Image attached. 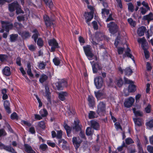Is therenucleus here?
Instances as JSON below:
<instances>
[{"instance_id":"nucleus-1","label":"nucleus","mask_w":153,"mask_h":153,"mask_svg":"<svg viewBox=\"0 0 153 153\" xmlns=\"http://www.w3.org/2000/svg\"><path fill=\"white\" fill-rule=\"evenodd\" d=\"M8 8L10 12H13L16 9V13L19 14L21 13H24L21 9V7L19 6L18 2L15 1L9 4Z\"/></svg>"},{"instance_id":"nucleus-2","label":"nucleus","mask_w":153,"mask_h":153,"mask_svg":"<svg viewBox=\"0 0 153 153\" xmlns=\"http://www.w3.org/2000/svg\"><path fill=\"white\" fill-rule=\"evenodd\" d=\"M53 86L58 90H62L63 88L68 85L67 82L65 79H62L53 84Z\"/></svg>"},{"instance_id":"nucleus-3","label":"nucleus","mask_w":153,"mask_h":153,"mask_svg":"<svg viewBox=\"0 0 153 153\" xmlns=\"http://www.w3.org/2000/svg\"><path fill=\"white\" fill-rule=\"evenodd\" d=\"M2 25V28H1L0 32H4V30L8 32L13 27V25L11 23L4 21H1Z\"/></svg>"},{"instance_id":"nucleus-4","label":"nucleus","mask_w":153,"mask_h":153,"mask_svg":"<svg viewBox=\"0 0 153 153\" xmlns=\"http://www.w3.org/2000/svg\"><path fill=\"white\" fill-rule=\"evenodd\" d=\"M105 104L103 102H100L97 105V113L100 115H104L105 113Z\"/></svg>"},{"instance_id":"nucleus-5","label":"nucleus","mask_w":153,"mask_h":153,"mask_svg":"<svg viewBox=\"0 0 153 153\" xmlns=\"http://www.w3.org/2000/svg\"><path fill=\"white\" fill-rule=\"evenodd\" d=\"M45 96L46 97L48 102L47 105L48 107H51L53 106L52 102L51 100V93L49 92V89L47 86H45Z\"/></svg>"},{"instance_id":"nucleus-6","label":"nucleus","mask_w":153,"mask_h":153,"mask_svg":"<svg viewBox=\"0 0 153 153\" xmlns=\"http://www.w3.org/2000/svg\"><path fill=\"white\" fill-rule=\"evenodd\" d=\"M83 49L86 56L88 57V59L90 60H91L94 56L91 51V48L89 45L83 47Z\"/></svg>"},{"instance_id":"nucleus-7","label":"nucleus","mask_w":153,"mask_h":153,"mask_svg":"<svg viewBox=\"0 0 153 153\" xmlns=\"http://www.w3.org/2000/svg\"><path fill=\"white\" fill-rule=\"evenodd\" d=\"M107 27L109 28L110 32L112 34L116 33L118 30V27L114 22H111L107 25Z\"/></svg>"},{"instance_id":"nucleus-8","label":"nucleus","mask_w":153,"mask_h":153,"mask_svg":"<svg viewBox=\"0 0 153 153\" xmlns=\"http://www.w3.org/2000/svg\"><path fill=\"white\" fill-rule=\"evenodd\" d=\"M124 81L125 83L126 84H130L129 85L128 88V91L129 92H132L136 90V87L135 85L132 84L133 82L130 80L126 78H124Z\"/></svg>"},{"instance_id":"nucleus-9","label":"nucleus","mask_w":153,"mask_h":153,"mask_svg":"<svg viewBox=\"0 0 153 153\" xmlns=\"http://www.w3.org/2000/svg\"><path fill=\"white\" fill-rule=\"evenodd\" d=\"M94 83L96 88L100 89L103 86V79L101 77H97L94 79Z\"/></svg>"},{"instance_id":"nucleus-10","label":"nucleus","mask_w":153,"mask_h":153,"mask_svg":"<svg viewBox=\"0 0 153 153\" xmlns=\"http://www.w3.org/2000/svg\"><path fill=\"white\" fill-rule=\"evenodd\" d=\"M48 42L49 45L51 46V51H54L56 48L59 47L58 43L54 39L50 40L48 41Z\"/></svg>"},{"instance_id":"nucleus-11","label":"nucleus","mask_w":153,"mask_h":153,"mask_svg":"<svg viewBox=\"0 0 153 153\" xmlns=\"http://www.w3.org/2000/svg\"><path fill=\"white\" fill-rule=\"evenodd\" d=\"M134 102V99L132 97H130L126 99L124 103V106L127 108L131 107Z\"/></svg>"},{"instance_id":"nucleus-12","label":"nucleus","mask_w":153,"mask_h":153,"mask_svg":"<svg viewBox=\"0 0 153 153\" xmlns=\"http://www.w3.org/2000/svg\"><path fill=\"white\" fill-rule=\"evenodd\" d=\"M92 65V70L94 73H96L97 72L98 70H101L102 69V67L98 62H97L94 64V61L90 62Z\"/></svg>"},{"instance_id":"nucleus-13","label":"nucleus","mask_w":153,"mask_h":153,"mask_svg":"<svg viewBox=\"0 0 153 153\" xmlns=\"http://www.w3.org/2000/svg\"><path fill=\"white\" fill-rule=\"evenodd\" d=\"M93 12H85V13L84 16L86 19V22L88 25H90L89 22L91 21L93 18Z\"/></svg>"},{"instance_id":"nucleus-14","label":"nucleus","mask_w":153,"mask_h":153,"mask_svg":"<svg viewBox=\"0 0 153 153\" xmlns=\"http://www.w3.org/2000/svg\"><path fill=\"white\" fill-rule=\"evenodd\" d=\"M82 141V140L79 137L73 138V143L76 150L79 147Z\"/></svg>"},{"instance_id":"nucleus-15","label":"nucleus","mask_w":153,"mask_h":153,"mask_svg":"<svg viewBox=\"0 0 153 153\" xmlns=\"http://www.w3.org/2000/svg\"><path fill=\"white\" fill-rule=\"evenodd\" d=\"M137 41L139 43L142 44V47L143 50H146L148 48L147 43L144 37L138 39Z\"/></svg>"},{"instance_id":"nucleus-16","label":"nucleus","mask_w":153,"mask_h":153,"mask_svg":"<svg viewBox=\"0 0 153 153\" xmlns=\"http://www.w3.org/2000/svg\"><path fill=\"white\" fill-rule=\"evenodd\" d=\"M58 94L59 99L63 101L65 100L66 98L68 96L69 94L66 91H61Z\"/></svg>"},{"instance_id":"nucleus-17","label":"nucleus","mask_w":153,"mask_h":153,"mask_svg":"<svg viewBox=\"0 0 153 153\" xmlns=\"http://www.w3.org/2000/svg\"><path fill=\"white\" fill-rule=\"evenodd\" d=\"M126 56L131 58L134 62V57L131 53V50L129 48L127 47V50L125 51V53L123 55V57L124 58Z\"/></svg>"},{"instance_id":"nucleus-18","label":"nucleus","mask_w":153,"mask_h":153,"mask_svg":"<svg viewBox=\"0 0 153 153\" xmlns=\"http://www.w3.org/2000/svg\"><path fill=\"white\" fill-rule=\"evenodd\" d=\"M91 126L94 129L96 130H99L100 129L99 123L95 120H91L90 121Z\"/></svg>"},{"instance_id":"nucleus-19","label":"nucleus","mask_w":153,"mask_h":153,"mask_svg":"<svg viewBox=\"0 0 153 153\" xmlns=\"http://www.w3.org/2000/svg\"><path fill=\"white\" fill-rule=\"evenodd\" d=\"M2 147L4 149L7 151L13 153L15 152L14 149L10 146H5L3 144L0 143V147Z\"/></svg>"},{"instance_id":"nucleus-20","label":"nucleus","mask_w":153,"mask_h":153,"mask_svg":"<svg viewBox=\"0 0 153 153\" xmlns=\"http://www.w3.org/2000/svg\"><path fill=\"white\" fill-rule=\"evenodd\" d=\"M88 100L89 107H93L94 105V98L92 96L89 95L88 96Z\"/></svg>"},{"instance_id":"nucleus-21","label":"nucleus","mask_w":153,"mask_h":153,"mask_svg":"<svg viewBox=\"0 0 153 153\" xmlns=\"http://www.w3.org/2000/svg\"><path fill=\"white\" fill-rule=\"evenodd\" d=\"M24 147L25 151L27 153H35V152L32 150L31 147L27 144H25Z\"/></svg>"},{"instance_id":"nucleus-22","label":"nucleus","mask_w":153,"mask_h":153,"mask_svg":"<svg viewBox=\"0 0 153 153\" xmlns=\"http://www.w3.org/2000/svg\"><path fill=\"white\" fill-rule=\"evenodd\" d=\"M146 30L144 26H141L137 30V34L140 36H142L144 35V32Z\"/></svg>"},{"instance_id":"nucleus-23","label":"nucleus","mask_w":153,"mask_h":153,"mask_svg":"<svg viewBox=\"0 0 153 153\" xmlns=\"http://www.w3.org/2000/svg\"><path fill=\"white\" fill-rule=\"evenodd\" d=\"M136 144L139 150L138 153H147L146 152H143L142 146L140 143V140L138 138H137L136 139Z\"/></svg>"},{"instance_id":"nucleus-24","label":"nucleus","mask_w":153,"mask_h":153,"mask_svg":"<svg viewBox=\"0 0 153 153\" xmlns=\"http://www.w3.org/2000/svg\"><path fill=\"white\" fill-rule=\"evenodd\" d=\"M133 120L136 126H140L142 125L143 122L142 120L139 118L136 117L133 118Z\"/></svg>"},{"instance_id":"nucleus-25","label":"nucleus","mask_w":153,"mask_h":153,"mask_svg":"<svg viewBox=\"0 0 153 153\" xmlns=\"http://www.w3.org/2000/svg\"><path fill=\"white\" fill-rule=\"evenodd\" d=\"M3 74L7 76H9L10 75L11 72L10 68L8 67H6L3 70Z\"/></svg>"},{"instance_id":"nucleus-26","label":"nucleus","mask_w":153,"mask_h":153,"mask_svg":"<svg viewBox=\"0 0 153 153\" xmlns=\"http://www.w3.org/2000/svg\"><path fill=\"white\" fill-rule=\"evenodd\" d=\"M48 79V76L44 74H43L40 76L39 81L41 83H42L45 82Z\"/></svg>"},{"instance_id":"nucleus-27","label":"nucleus","mask_w":153,"mask_h":153,"mask_svg":"<svg viewBox=\"0 0 153 153\" xmlns=\"http://www.w3.org/2000/svg\"><path fill=\"white\" fill-rule=\"evenodd\" d=\"M143 19L144 20H147L148 22L153 19L152 14V13H150L148 15L144 16Z\"/></svg>"},{"instance_id":"nucleus-28","label":"nucleus","mask_w":153,"mask_h":153,"mask_svg":"<svg viewBox=\"0 0 153 153\" xmlns=\"http://www.w3.org/2000/svg\"><path fill=\"white\" fill-rule=\"evenodd\" d=\"M4 106L5 109L8 113H10V103L8 101L5 100L4 101Z\"/></svg>"},{"instance_id":"nucleus-29","label":"nucleus","mask_w":153,"mask_h":153,"mask_svg":"<svg viewBox=\"0 0 153 153\" xmlns=\"http://www.w3.org/2000/svg\"><path fill=\"white\" fill-rule=\"evenodd\" d=\"M46 65V63L43 62H40L38 63V67L41 70L44 69Z\"/></svg>"},{"instance_id":"nucleus-30","label":"nucleus","mask_w":153,"mask_h":153,"mask_svg":"<svg viewBox=\"0 0 153 153\" xmlns=\"http://www.w3.org/2000/svg\"><path fill=\"white\" fill-rule=\"evenodd\" d=\"M94 132V130L91 128L88 127L86 130V134L88 136L91 135Z\"/></svg>"},{"instance_id":"nucleus-31","label":"nucleus","mask_w":153,"mask_h":153,"mask_svg":"<svg viewBox=\"0 0 153 153\" xmlns=\"http://www.w3.org/2000/svg\"><path fill=\"white\" fill-rule=\"evenodd\" d=\"M64 127L66 131L68 136L69 137L71 132V128L66 124H64Z\"/></svg>"},{"instance_id":"nucleus-32","label":"nucleus","mask_w":153,"mask_h":153,"mask_svg":"<svg viewBox=\"0 0 153 153\" xmlns=\"http://www.w3.org/2000/svg\"><path fill=\"white\" fill-rule=\"evenodd\" d=\"M61 60L58 57H55L53 59V62L54 65L56 66L59 65L61 62Z\"/></svg>"},{"instance_id":"nucleus-33","label":"nucleus","mask_w":153,"mask_h":153,"mask_svg":"<svg viewBox=\"0 0 153 153\" xmlns=\"http://www.w3.org/2000/svg\"><path fill=\"white\" fill-rule=\"evenodd\" d=\"M102 13L103 18L106 17V15H108L109 13V10L105 8L102 9Z\"/></svg>"},{"instance_id":"nucleus-34","label":"nucleus","mask_w":153,"mask_h":153,"mask_svg":"<svg viewBox=\"0 0 153 153\" xmlns=\"http://www.w3.org/2000/svg\"><path fill=\"white\" fill-rule=\"evenodd\" d=\"M123 71L125 72V74L128 76L131 75L133 72L132 70L129 67L126 68Z\"/></svg>"},{"instance_id":"nucleus-35","label":"nucleus","mask_w":153,"mask_h":153,"mask_svg":"<svg viewBox=\"0 0 153 153\" xmlns=\"http://www.w3.org/2000/svg\"><path fill=\"white\" fill-rule=\"evenodd\" d=\"M34 33L33 35L32 38L34 39V41L36 42L37 38L38 37L39 33L38 32L36 29H35L33 31Z\"/></svg>"},{"instance_id":"nucleus-36","label":"nucleus","mask_w":153,"mask_h":153,"mask_svg":"<svg viewBox=\"0 0 153 153\" xmlns=\"http://www.w3.org/2000/svg\"><path fill=\"white\" fill-rule=\"evenodd\" d=\"M39 114L42 117L46 116L48 114V112L45 109H41L39 111Z\"/></svg>"},{"instance_id":"nucleus-37","label":"nucleus","mask_w":153,"mask_h":153,"mask_svg":"<svg viewBox=\"0 0 153 153\" xmlns=\"http://www.w3.org/2000/svg\"><path fill=\"white\" fill-rule=\"evenodd\" d=\"M46 5L51 8L53 6V3L51 0H43Z\"/></svg>"},{"instance_id":"nucleus-38","label":"nucleus","mask_w":153,"mask_h":153,"mask_svg":"<svg viewBox=\"0 0 153 153\" xmlns=\"http://www.w3.org/2000/svg\"><path fill=\"white\" fill-rule=\"evenodd\" d=\"M18 35L17 34H11L10 36V39L11 42H14L16 40Z\"/></svg>"},{"instance_id":"nucleus-39","label":"nucleus","mask_w":153,"mask_h":153,"mask_svg":"<svg viewBox=\"0 0 153 153\" xmlns=\"http://www.w3.org/2000/svg\"><path fill=\"white\" fill-rule=\"evenodd\" d=\"M8 59L7 55L5 54H0V60L3 62L6 61Z\"/></svg>"},{"instance_id":"nucleus-40","label":"nucleus","mask_w":153,"mask_h":153,"mask_svg":"<svg viewBox=\"0 0 153 153\" xmlns=\"http://www.w3.org/2000/svg\"><path fill=\"white\" fill-rule=\"evenodd\" d=\"M128 22L130 25L132 27H134L136 25L135 22L131 18L128 19Z\"/></svg>"},{"instance_id":"nucleus-41","label":"nucleus","mask_w":153,"mask_h":153,"mask_svg":"<svg viewBox=\"0 0 153 153\" xmlns=\"http://www.w3.org/2000/svg\"><path fill=\"white\" fill-rule=\"evenodd\" d=\"M7 90L6 89H4L2 90L1 92L3 94L2 96L3 99L5 100L7 99L8 98V96L6 94Z\"/></svg>"},{"instance_id":"nucleus-42","label":"nucleus","mask_w":153,"mask_h":153,"mask_svg":"<svg viewBox=\"0 0 153 153\" xmlns=\"http://www.w3.org/2000/svg\"><path fill=\"white\" fill-rule=\"evenodd\" d=\"M133 110L136 116H143V113L140 111H136L135 108H133Z\"/></svg>"},{"instance_id":"nucleus-43","label":"nucleus","mask_w":153,"mask_h":153,"mask_svg":"<svg viewBox=\"0 0 153 153\" xmlns=\"http://www.w3.org/2000/svg\"><path fill=\"white\" fill-rule=\"evenodd\" d=\"M146 125L147 127L149 128H151L153 127V119L147 122Z\"/></svg>"},{"instance_id":"nucleus-44","label":"nucleus","mask_w":153,"mask_h":153,"mask_svg":"<svg viewBox=\"0 0 153 153\" xmlns=\"http://www.w3.org/2000/svg\"><path fill=\"white\" fill-rule=\"evenodd\" d=\"M56 137L58 139H60L62 137V132L61 130L56 131Z\"/></svg>"},{"instance_id":"nucleus-45","label":"nucleus","mask_w":153,"mask_h":153,"mask_svg":"<svg viewBox=\"0 0 153 153\" xmlns=\"http://www.w3.org/2000/svg\"><path fill=\"white\" fill-rule=\"evenodd\" d=\"M47 148L48 146L47 145L45 144H41L39 146V149L43 151H45Z\"/></svg>"},{"instance_id":"nucleus-46","label":"nucleus","mask_w":153,"mask_h":153,"mask_svg":"<svg viewBox=\"0 0 153 153\" xmlns=\"http://www.w3.org/2000/svg\"><path fill=\"white\" fill-rule=\"evenodd\" d=\"M94 93L97 99L100 98L103 95V93L100 91L97 92L95 91Z\"/></svg>"},{"instance_id":"nucleus-47","label":"nucleus","mask_w":153,"mask_h":153,"mask_svg":"<svg viewBox=\"0 0 153 153\" xmlns=\"http://www.w3.org/2000/svg\"><path fill=\"white\" fill-rule=\"evenodd\" d=\"M23 38H27L30 36V35L28 32L25 31L23 32L21 35Z\"/></svg>"},{"instance_id":"nucleus-48","label":"nucleus","mask_w":153,"mask_h":153,"mask_svg":"<svg viewBox=\"0 0 153 153\" xmlns=\"http://www.w3.org/2000/svg\"><path fill=\"white\" fill-rule=\"evenodd\" d=\"M27 47L29 50L31 51H34L35 50L36 47L33 45H28Z\"/></svg>"},{"instance_id":"nucleus-49","label":"nucleus","mask_w":153,"mask_h":153,"mask_svg":"<svg viewBox=\"0 0 153 153\" xmlns=\"http://www.w3.org/2000/svg\"><path fill=\"white\" fill-rule=\"evenodd\" d=\"M37 43L39 47H42L43 45V41L41 38L38 39Z\"/></svg>"},{"instance_id":"nucleus-50","label":"nucleus","mask_w":153,"mask_h":153,"mask_svg":"<svg viewBox=\"0 0 153 153\" xmlns=\"http://www.w3.org/2000/svg\"><path fill=\"white\" fill-rule=\"evenodd\" d=\"M11 118L12 120L18 119V117L17 114L15 112H14L11 114Z\"/></svg>"},{"instance_id":"nucleus-51","label":"nucleus","mask_w":153,"mask_h":153,"mask_svg":"<svg viewBox=\"0 0 153 153\" xmlns=\"http://www.w3.org/2000/svg\"><path fill=\"white\" fill-rule=\"evenodd\" d=\"M45 124L44 121H41L39 122L38 125L41 128L44 129L45 127Z\"/></svg>"},{"instance_id":"nucleus-52","label":"nucleus","mask_w":153,"mask_h":153,"mask_svg":"<svg viewBox=\"0 0 153 153\" xmlns=\"http://www.w3.org/2000/svg\"><path fill=\"white\" fill-rule=\"evenodd\" d=\"M117 52L119 54H123L124 51V48H123L117 47Z\"/></svg>"},{"instance_id":"nucleus-53","label":"nucleus","mask_w":153,"mask_h":153,"mask_svg":"<svg viewBox=\"0 0 153 153\" xmlns=\"http://www.w3.org/2000/svg\"><path fill=\"white\" fill-rule=\"evenodd\" d=\"M125 141L126 144L128 145L134 143L133 140L131 138H127L125 140Z\"/></svg>"},{"instance_id":"nucleus-54","label":"nucleus","mask_w":153,"mask_h":153,"mask_svg":"<svg viewBox=\"0 0 153 153\" xmlns=\"http://www.w3.org/2000/svg\"><path fill=\"white\" fill-rule=\"evenodd\" d=\"M95 113L93 111H90L89 113L88 117L90 119H92L95 117Z\"/></svg>"},{"instance_id":"nucleus-55","label":"nucleus","mask_w":153,"mask_h":153,"mask_svg":"<svg viewBox=\"0 0 153 153\" xmlns=\"http://www.w3.org/2000/svg\"><path fill=\"white\" fill-rule=\"evenodd\" d=\"M128 8L129 10L133 12L134 10V6L131 3H129L128 4Z\"/></svg>"},{"instance_id":"nucleus-56","label":"nucleus","mask_w":153,"mask_h":153,"mask_svg":"<svg viewBox=\"0 0 153 153\" xmlns=\"http://www.w3.org/2000/svg\"><path fill=\"white\" fill-rule=\"evenodd\" d=\"M123 83V82L122 79H120L117 80V84L119 87H121Z\"/></svg>"},{"instance_id":"nucleus-57","label":"nucleus","mask_w":153,"mask_h":153,"mask_svg":"<svg viewBox=\"0 0 153 153\" xmlns=\"http://www.w3.org/2000/svg\"><path fill=\"white\" fill-rule=\"evenodd\" d=\"M47 143L49 146L52 147H54L56 145L54 143L51 142L50 140H48Z\"/></svg>"},{"instance_id":"nucleus-58","label":"nucleus","mask_w":153,"mask_h":153,"mask_svg":"<svg viewBox=\"0 0 153 153\" xmlns=\"http://www.w3.org/2000/svg\"><path fill=\"white\" fill-rule=\"evenodd\" d=\"M147 150L149 153H153V147L151 146H148L147 147Z\"/></svg>"},{"instance_id":"nucleus-59","label":"nucleus","mask_w":153,"mask_h":153,"mask_svg":"<svg viewBox=\"0 0 153 153\" xmlns=\"http://www.w3.org/2000/svg\"><path fill=\"white\" fill-rule=\"evenodd\" d=\"M92 23L94 29L96 30H97L98 29V26L97 22L95 21H94L92 22Z\"/></svg>"},{"instance_id":"nucleus-60","label":"nucleus","mask_w":153,"mask_h":153,"mask_svg":"<svg viewBox=\"0 0 153 153\" xmlns=\"http://www.w3.org/2000/svg\"><path fill=\"white\" fill-rule=\"evenodd\" d=\"M151 106L149 105L145 108V111L147 113H149L150 112Z\"/></svg>"},{"instance_id":"nucleus-61","label":"nucleus","mask_w":153,"mask_h":153,"mask_svg":"<svg viewBox=\"0 0 153 153\" xmlns=\"http://www.w3.org/2000/svg\"><path fill=\"white\" fill-rule=\"evenodd\" d=\"M12 0H0V4L3 5L6 2L9 3Z\"/></svg>"},{"instance_id":"nucleus-62","label":"nucleus","mask_w":153,"mask_h":153,"mask_svg":"<svg viewBox=\"0 0 153 153\" xmlns=\"http://www.w3.org/2000/svg\"><path fill=\"white\" fill-rule=\"evenodd\" d=\"M73 128L75 129L76 131H79L81 130V128L78 125L76 124L73 127Z\"/></svg>"},{"instance_id":"nucleus-63","label":"nucleus","mask_w":153,"mask_h":153,"mask_svg":"<svg viewBox=\"0 0 153 153\" xmlns=\"http://www.w3.org/2000/svg\"><path fill=\"white\" fill-rule=\"evenodd\" d=\"M144 50V53L145 54V58L147 59L149 58V51L146 50Z\"/></svg>"},{"instance_id":"nucleus-64","label":"nucleus","mask_w":153,"mask_h":153,"mask_svg":"<svg viewBox=\"0 0 153 153\" xmlns=\"http://www.w3.org/2000/svg\"><path fill=\"white\" fill-rule=\"evenodd\" d=\"M42 117L39 114H35V118L37 120H40L42 119Z\"/></svg>"}]
</instances>
